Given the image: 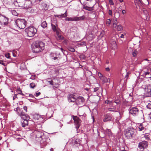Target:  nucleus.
I'll return each mask as SVG.
<instances>
[{"mask_svg":"<svg viewBox=\"0 0 151 151\" xmlns=\"http://www.w3.org/2000/svg\"><path fill=\"white\" fill-rule=\"evenodd\" d=\"M45 44L42 42L37 41L34 43L32 45V51L35 53L41 52L44 49Z\"/></svg>","mask_w":151,"mask_h":151,"instance_id":"nucleus-1","label":"nucleus"},{"mask_svg":"<svg viewBox=\"0 0 151 151\" xmlns=\"http://www.w3.org/2000/svg\"><path fill=\"white\" fill-rule=\"evenodd\" d=\"M25 32L27 33L28 37L33 36L37 32V30L33 27H29L25 29Z\"/></svg>","mask_w":151,"mask_h":151,"instance_id":"nucleus-2","label":"nucleus"},{"mask_svg":"<svg viewBox=\"0 0 151 151\" xmlns=\"http://www.w3.org/2000/svg\"><path fill=\"white\" fill-rule=\"evenodd\" d=\"M19 6L24 7L27 9L31 7L32 6V1L28 0H26L22 2H19Z\"/></svg>","mask_w":151,"mask_h":151,"instance_id":"nucleus-3","label":"nucleus"},{"mask_svg":"<svg viewBox=\"0 0 151 151\" xmlns=\"http://www.w3.org/2000/svg\"><path fill=\"white\" fill-rule=\"evenodd\" d=\"M26 21L24 19H17L15 22L16 24L20 29H24L25 27Z\"/></svg>","mask_w":151,"mask_h":151,"instance_id":"nucleus-4","label":"nucleus"},{"mask_svg":"<svg viewBox=\"0 0 151 151\" xmlns=\"http://www.w3.org/2000/svg\"><path fill=\"white\" fill-rule=\"evenodd\" d=\"M134 133V129L131 128L126 130L124 132V134L125 137L128 139L132 138Z\"/></svg>","mask_w":151,"mask_h":151,"instance_id":"nucleus-5","label":"nucleus"},{"mask_svg":"<svg viewBox=\"0 0 151 151\" xmlns=\"http://www.w3.org/2000/svg\"><path fill=\"white\" fill-rule=\"evenodd\" d=\"M150 72H151V68H148L144 69L141 72L142 76L145 77H147L150 78L151 76Z\"/></svg>","mask_w":151,"mask_h":151,"instance_id":"nucleus-6","label":"nucleus"},{"mask_svg":"<svg viewBox=\"0 0 151 151\" xmlns=\"http://www.w3.org/2000/svg\"><path fill=\"white\" fill-rule=\"evenodd\" d=\"M8 18L0 14V25H7L8 23Z\"/></svg>","mask_w":151,"mask_h":151,"instance_id":"nucleus-7","label":"nucleus"},{"mask_svg":"<svg viewBox=\"0 0 151 151\" xmlns=\"http://www.w3.org/2000/svg\"><path fill=\"white\" fill-rule=\"evenodd\" d=\"M85 18L84 16H83L80 17H67L65 18V20L68 21H79L83 20Z\"/></svg>","mask_w":151,"mask_h":151,"instance_id":"nucleus-8","label":"nucleus"},{"mask_svg":"<svg viewBox=\"0 0 151 151\" xmlns=\"http://www.w3.org/2000/svg\"><path fill=\"white\" fill-rule=\"evenodd\" d=\"M148 145V143L147 142L145 141L140 142L138 145V147L142 150H144L146 148Z\"/></svg>","mask_w":151,"mask_h":151,"instance_id":"nucleus-9","label":"nucleus"},{"mask_svg":"<svg viewBox=\"0 0 151 151\" xmlns=\"http://www.w3.org/2000/svg\"><path fill=\"white\" fill-rule=\"evenodd\" d=\"M129 113L133 116H136L138 114L139 110L136 107H130L129 109Z\"/></svg>","mask_w":151,"mask_h":151,"instance_id":"nucleus-10","label":"nucleus"},{"mask_svg":"<svg viewBox=\"0 0 151 151\" xmlns=\"http://www.w3.org/2000/svg\"><path fill=\"white\" fill-rule=\"evenodd\" d=\"M95 29L93 27H90L89 28V31L88 32V38H90V39L91 40L93 38L95 35L94 31Z\"/></svg>","mask_w":151,"mask_h":151,"instance_id":"nucleus-11","label":"nucleus"},{"mask_svg":"<svg viewBox=\"0 0 151 151\" xmlns=\"http://www.w3.org/2000/svg\"><path fill=\"white\" fill-rule=\"evenodd\" d=\"M29 119V116H27L26 118L22 119L21 122L22 126L23 127H24L26 126L28 124V121Z\"/></svg>","mask_w":151,"mask_h":151,"instance_id":"nucleus-12","label":"nucleus"},{"mask_svg":"<svg viewBox=\"0 0 151 151\" xmlns=\"http://www.w3.org/2000/svg\"><path fill=\"white\" fill-rule=\"evenodd\" d=\"M85 101L84 98L81 96H79L77 98L76 104L78 105H83Z\"/></svg>","mask_w":151,"mask_h":151,"instance_id":"nucleus-13","label":"nucleus"},{"mask_svg":"<svg viewBox=\"0 0 151 151\" xmlns=\"http://www.w3.org/2000/svg\"><path fill=\"white\" fill-rule=\"evenodd\" d=\"M68 101L69 102H74L76 101L77 98L73 94H70L69 95L68 97Z\"/></svg>","mask_w":151,"mask_h":151,"instance_id":"nucleus-14","label":"nucleus"},{"mask_svg":"<svg viewBox=\"0 0 151 151\" xmlns=\"http://www.w3.org/2000/svg\"><path fill=\"white\" fill-rule=\"evenodd\" d=\"M34 118L36 120H38L40 122H43L44 120L43 116L39 114L35 115Z\"/></svg>","mask_w":151,"mask_h":151,"instance_id":"nucleus-15","label":"nucleus"},{"mask_svg":"<svg viewBox=\"0 0 151 151\" xmlns=\"http://www.w3.org/2000/svg\"><path fill=\"white\" fill-rule=\"evenodd\" d=\"M56 32V38L57 40H62L64 39V37L60 35L61 31L60 30L57 31Z\"/></svg>","mask_w":151,"mask_h":151,"instance_id":"nucleus-16","label":"nucleus"},{"mask_svg":"<svg viewBox=\"0 0 151 151\" xmlns=\"http://www.w3.org/2000/svg\"><path fill=\"white\" fill-rule=\"evenodd\" d=\"M52 28L53 31L55 32L58 31L60 30L58 28V25L56 23L55 24H53L52 23L51 24Z\"/></svg>","mask_w":151,"mask_h":151,"instance_id":"nucleus-17","label":"nucleus"},{"mask_svg":"<svg viewBox=\"0 0 151 151\" xmlns=\"http://www.w3.org/2000/svg\"><path fill=\"white\" fill-rule=\"evenodd\" d=\"M73 119L74 120L75 123L76 125H77L78 126L80 121L79 118L77 116H73Z\"/></svg>","mask_w":151,"mask_h":151,"instance_id":"nucleus-18","label":"nucleus"},{"mask_svg":"<svg viewBox=\"0 0 151 151\" xmlns=\"http://www.w3.org/2000/svg\"><path fill=\"white\" fill-rule=\"evenodd\" d=\"M36 137L38 138H42L43 134L42 132L38 131H36L35 132Z\"/></svg>","mask_w":151,"mask_h":151,"instance_id":"nucleus-19","label":"nucleus"},{"mask_svg":"<svg viewBox=\"0 0 151 151\" xmlns=\"http://www.w3.org/2000/svg\"><path fill=\"white\" fill-rule=\"evenodd\" d=\"M111 47L114 50H115L117 48V45L115 41H114L111 43Z\"/></svg>","mask_w":151,"mask_h":151,"instance_id":"nucleus-20","label":"nucleus"},{"mask_svg":"<svg viewBox=\"0 0 151 151\" xmlns=\"http://www.w3.org/2000/svg\"><path fill=\"white\" fill-rule=\"evenodd\" d=\"M145 91L149 93H151V85L149 84L147 85L145 89Z\"/></svg>","mask_w":151,"mask_h":151,"instance_id":"nucleus-21","label":"nucleus"},{"mask_svg":"<svg viewBox=\"0 0 151 151\" xmlns=\"http://www.w3.org/2000/svg\"><path fill=\"white\" fill-rule=\"evenodd\" d=\"M111 118L110 116L109 115H106L104 116V117L103 119V121L106 122L111 120Z\"/></svg>","mask_w":151,"mask_h":151,"instance_id":"nucleus-22","label":"nucleus"},{"mask_svg":"<svg viewBox=\"0 0 151 151\" xmlns=\"http://www.w3.org/2000/svg\"><path fill=\"white\" fill-rule=\"evenodd\" d=\"M138 129V130L139 131H143L145 129V127L142 123H141L139 125Z\"/></svg>","mask_w":151,"mask_h":151,"instance_id":"nucleus-23","label":"nucleus"},{"mask_svg":"<svg viewBox=\"0 0 151 151\" xmlns=\"http://www.w3.org/2000/svg\"><path fill=\"white\" fill-rule=\"evenodd\" d=\"M105 132L108 135L109 137H111L112 135V133L110 129H106V130Z\"/></svg>","mask_w":151,"mask_h":151,"instance_id":"nucleus-24","label":"nucleus"},{"mask_svg":"<svg viewBox=\"0 0 151 151\" xmlns=\"http://www.w3.org/2000/svg\"><path fill=\"white\" fill-rule=\"evenodd\" d=\"M101 80L104 82H107L110 81L109 78H107L106 77L104 76L101 79Z\"/></svg>","mask_w":151,"mask_h":151,"instance_id":"nucleus-25","label":"nucleus"},{"mask_svg":"<svg viewBox=\"0 0 151 151\" xmlns=\"http://www.w3.org/2000/svg\"><path fill=\"white\" fill-rule=\"evenodd\" d=\"M22 119H23L26 118L27 116H29L27 114H26L23 112H21L20 114Z\"/></svg>","mask_w":151,"mask_h":151,"instance_id":"nucleus-26","label":"nucleus"},{"mask_svg":"<svg viewBox=\"0 0 151 151\" xmlns=\"http://www.w3.org/2000/svg\"><path fill=\"white\" fill-rule=\"evenodd\" d=\"M116 30L118 31H120L123 30V27L122 25H118L116 26Z\"/></svg>","mask_w":151,"mask_h":151,"instance_id":"nucleus-27","label":"nucleus"},{"mask_svg":"<svg viewBox=\"0 0 151 151\" xmlns=\"http://www.w3.org/2000/svg\"><path fill=\"white\" fill-rule=\"evenodd\" d=\"M42 6L43 7L42 8L45 10H47V9L48 5L45 3H43L42 4Z\"/></svg>","mask_w":151,"mask_h":151,"instance_id":"nucleus-28","label":"nucleus"},{"mask_svg":"<svg viewBox=\"0 0 151 151\" xmlns=\"http://www.w3.org/2000/svg\"><path fill=\"white\" fill-rule=\"evenodd\" d=\"M41 26L43 28L46 27L47 26V24L45 21H44L42 22L41 24Z\"/></svg>","mask_w":151,"mask_h":151,"instance_id":"nucleus-29","label":"nucleus"},{"mask_svg":"<svg viewBox=\"0 0 151 151\" xmlns=\"http://www.w3.org/2000/svg\"><path fill=\"white\" fill-rule=\"evenodd\" d=\"M117 20L116 19H114V22L113 23V27L115 28L116 27Z\"/></svg>","mask_w":151,"mask_h":151,"instance_id":"nucleus-30","label":"nucleus"},{"mask_svg":"<svg viewBox=\"0 0 151 151\" xmlns=\"http://www.w3.org/2000/svg\"><path fill=\"white\" fill-rule=\"evenodd\" d=\"M84 8L85 9L88 11H92L93 10V7H89L87 6H85L84 7Z\"/></svg>","mask_w":151,"mask_h":151,"instance_id":"nucleus-31","label":"nucleus"},{"mask_svg":"<svg viewBox=\"0 0 151 151\" xmlns=\"http://www.w3.org/2000/svg\"><path fill=\"white\" fill-rule=\"evenodd\" d=\"M137 51L136 50H133L132 52V55L133 56H136L137 53Z\"/></svg>","mask_w":151,"mask_h":151,"instance_id":"nucleus-32","label":"nucleus"},{"mask_svg":"<svg viewBox=\"0 0 151 151\" xmlns=\"http://www.w3.org/2000/svg\"><path fill=\"white\" fill-rule=\"evenodd\" d=\"M74 145H79L80 144V142L79 141L78 139H76V140H74L73 142Z\"/></svg>","mask_w":151,"mask_h":151,"instance_id":"nucleus-33","label":"nucleus"},{"mask_svg":"<svg viewBox=\"0 0 151 151\" xmlns=\"http://www.w3.org/2000/svg\"><path fill=\"white\" fill-rule=\"evenodd\" d=\"M68 50L72 52H74L75 51V50L74 48L71 46H70L68 47Z\"/></svg>","mask_w":151,"mask_h":151,"instance_id":"nucleus-34","label":"nucleus"},{"mask_svg":"<svg viewBox=\"0 0 151 151\" xmlns=\"http://www.w3.org/2000/svg\"><path fill=\"white\" fill-rule=\"evenodd\" d=\"M27 9H28V11L32 13H33L35 11V10L32 8L31 7L28 8Z\"/></svg>","mask_w":151,"mask_h":151,"instance_id":"nucleus-35","label":"nucleus"},{"mask_svg":"<svg viewBox=\"0 0 151 151\" xmlns=\"http://www.w3.org/2000/svg\"><path fill=\"white\" fill-rule=\"evenodd\" d=\"M67 11H66L65 13L61 14V18L65 17L67 16Z\"/></svg>","mask_w":151,"mask_h":151,"instance_id":"nucleus-36","label":"nucleus"},{"mask_svg":"<svg viewBox=\"0 0 151 151\" xmlns=\"http://www.w3.org/2000/svg\"><path fill=\"white\" fill-rule=\"evenodd\" d=\"M35 84L33 83H32L30 84V86L31 88H34L35 86Z\"/></svg>","mask_w":151,"mask_h":151,"instance_id":"nucleus-37","label":"nucleus"},{"mask_svg":"<svg viewBox=\"0 0 151 151\" xmlns=\"http://www.w3.org/2000/svg\"><path fill=\"white\" fill-rule=\"evenodd\" d=\"M116 109L115 108H108V110L109 111H115Z\"/></svg>","mask_w":151,"mask_h":151,"instance_id":"nucleus-38","label":"nucleus"},{"mask_svg":"<svg viewBox=\"0 0 151 151\" xmlns=\"http://www.w3.org/2000/svg\"><path fill=\"white\" fill-rule=\"evenodd\" d=\"M111 23V20L110 19H108L107 20L106 22V24L107 25L109 26L110 25Z\"/></svg>","mask_w":151,"mask_h":151,"instance_id":"nucleus-39","label":"nucleus"},{"mask_svg":"<svg viewBox=\"0 0 151 151\" xmlns=\"http://www.w3.org/2000/svg\"><path fill=\"white\" fill-rule=\"evenodd\" d=\"M12 13L14 15L17 16V13L14 10H13L12 11Z\"/></svg>","mask_w":151,"mask_h":151,"instance_id":"nucleus-40","label":"nucleus"},{"mask_svg":"<svg viewBox=\"0 0 151 151\" xmlns=\"http://www.w3.org/2000/svg\"><path fill=\"white\" fill-rule=\"evenodd\" d=\"M98 75L99 76V77L100 78V79H101L102 77H103V75L101 74L100 73H98Z\"/></svg>","mask_w":151,"mask_h":151,"instance_id":"nucleus-41","label":"nucleus"},{"mask_svg":"<svg viewBox=\"0 0 151 151\" xmlns=\"http://www.w3.org/2000/svg\"><path fill=\"white\" fill-rule=\"evenodd\" d=\"M17 91L19 94L24 95V94L22 93V91L20 89H17Z\"/></svg>","mask_w":151,"mask_h":151,"instance_id":"nucleus-42","label":"nucleus"},{"mask_svg":"<svg viewBox=\"0 0 151 151\" xmlns=\"http://www.w3.org/2000/svg\"><path fill=\"white\" fill-rule=\"evenodd\" d=\"M143 12L146 16H147L148 13L147 12L146 10L145 9L143 10Z\"/></svg>","mask_w":151,"mask_h":151,"instance_id":"nucleus-43","label":"nucleus"},{"mask_svg":"<svg viewBox=\"0 0 151 151\" xmlns=\"http://www.w3.org/2000/svg\"><path fill=\"white\" fill-rule=\"evenodd\" d=\"M147 107L148 109H151V104L148 103L147 106Z\"/></svg>","mask_w":151,"mask_h":151,"instance_id":"nucleus-44","label":"nucleus"},{"mask_svg":"<svg viewBox=\"0 0 151 151\" xmlns=\"http://www.w3.org/2000/svg\"><path fill=\"white\" fill-rule=\"evenodd\" d=\"M5 56L7 58H10V56L9 55V54L8 53L5 54Z\"/></svg>","mask_w":151,"mask_h":151,"instance_id":"nucleus-45","label":"nucleus"},{"mask_svg":"<svg viewBox=\"0 0 151 151\" xmlns=\"http://www.w3.org/2000/svg\"><path fill=\"white\" fill-rule=\"evenodd\" d=\"M4 2L6 4H8L10 0H3Z\"/></svg>","mask_w":151,"mask_h":151,"instance_id":"nucleus-46","label":"nucleus"},{"mask_svg":"<svg viewBox=\"0 0 151 151\" xmlns=\"http://www.w3.org/2000/svg\"><path fill=\"white\" fill-rule=\"evenodd\" d=\"M0 64L3 65L4 66L5 65V63L2 60H0Z\"/></svg>","mask_w":151,"mask_h":151,"instance_id":"nucleus-47","label":"nucleus"},{"mask_svg":"<svg viewBox=\"0 0 151 151\" xmlns=\"http://www.w3.org/2000/svg\"><path fill=\"white\" fill-rule=\"evenodd\" d=\"M99 89V88L96 87L94 88L93 89V91L94 92H96Z\"/></svg>","mask_w":151,"mask_h":151,"instance_id":"nucleus-48","label":"nucleus"},{"mask_svg":"<svg viewBox=\"0 0 151 151\" xmlns=\"http://www.w3.org/2000/svg\"><path fill=\"white\" fill-rule=\"evenodd\" d=\"M55 17H58L59 18H61V14L60 15H56L55 16Z\"/></svg>","mask_w":151,"mask_h":151,"instance_id":"nucleus-49","label":"nucleus"},{"mask_svg":"<svg viewBox=\"0 0 151 151\" xmlns=\"http://www.w3.org/2000/svg\"><path fill=\"white\" fill-rule=\"evenodd\" d=\"M40 94L41 93L40 92H39L38 93H36L35 96H39Z\"/></svg>","mask_w":151,"mask_h":151,"instance_id":"nucleus-50","label":"nucleus"},{"mask_svg":"<svg viewBox=\"0 0 151 151\" xmlns=\"http://www.w3.org/2000/svg\"><path fill=\"white\" fill-rule=\"evenodd\" d=\"M109 14L110 15H111L112 14V11L111 10H109Z\"/></svg>","mask_w":151,"mask_h":151,"instance_id":"nucleus-51","label":"nucleus"},{"mask_svg":"<svg viewBox=\"0 0 151 151\" xmlns=\"http://www.w3.org/2000/svg\"><path fill=\"white\" fill-rule=\"evenodd\" d=\"M23 109H24V110L26 111V112H27V107L26 106H24L23 107Z\"/></svg>","mask_w":151,"mask_h":151,"instance_id":"nucleus-52","label":"nucleus"},{"mask_svg":"<svg viewBox=\"0 0 151 151\" xmlns=\"http://www.w3.org/2000/svg\"><path fill=\"white\" fill-rule=\"evenodd\" d=\"M106 71L107 72H109L110 70V69L108 67L106 68H105Z\"/></svg>","mask_w":151,"mask_h":151,"instance_id":"nucleus-53","label":"nucleus"},{"mask_svg":"<svg viewBox=\"0 0 151 151\" xmlns=\"http://www.w3.org/2000/svg\"><path fill=\"white\" fill-rule=\"evenodd\" d=\"M29 97L32 98H34V96L32 94H29Z\"/></svg>","mask_w":151,"mask_h":151,"instance_id":"nucleus-54","label":"nucleus"},{"mask_svg":"<svg viewBox=\"0 0 151 151\" xmlns=\"http://www.w3.org/2000/svg\"><path fill=\"white\" fill-rule=\"evenodd\" d=\"M17 94H15L14 95V96L13 97V100H14L15 98H17Z\"/></svg>","mask_w":151,"mask_h":151,"instance_id":"nucleus-55","label":"nucleus"},{"mask_svg":"<svg viewBox=\"0 0 151 151\" xmlns=\"http://www.w3.org/2000/svg\"><path fill=\"white\" fill-rule=\"evenodd\" d=\"M109 2L111 5H113L114 3L111 0H109Z\"/></svg>","mask_w":151,"mask_h":151,"instance_id":"nucleus-56","label":"nucleus"},{"mask_svg":"<svg viewBox=\"0 0 151 151\" xmlns=\"http://www.w3.org/2000/svg\"><path fill=\"white\" fill-rule=\"evenodd\" d=\"M109 102H110L109 101V100H106L105 101V104H109Z\"/></svg>","mask_w":151,"mask_h":151,"instance_id":"nucleus-57","label":"nucleus"},{"mask_svg":"<svg viewBox=\"0 0 151 151\" xmlns=\"http://www.w3.org/2000/svg\"><path fill=\"white\" fill-rule=\"evenodd\" d=\"M57 58L58 57H53V58H52V59L55 60H56L57 59Z\"/></svg>","mask_w":151,"mask_h":151,"instance_id":"nucleus-58","label":"nucleus"},{"mask_svg":"<svg viewBox=\"0 0 151 151\" xmlns=\"http://www.w3.org/2000/svg\"><path fill=\"white\" fill-rule=\"evenodd\" d=\"M122 13L123 14H124L126 13V11L124 10H123L122 11Z\"/></svg>","mask_w":151,"mask_h":151,"instance_id":"nucleus-59","label":"nucleus"},{"mask_svg":"<svg viewBox=\"0 0 151 151\" xmlns=\"http://www.w3.org/2000/svg\"><path fill=\"white\" fill-rule=\"evenodd\" d=\"M124 35L123 34H122L120 36V37L121 38H124Z\"/></svg>","mask_w":151,"mask_h":151,"instance_id":"nucleus-60","label":"nucleus"},{"mask_svg":"<svg viewBox=\"0 0 151 151\" xmlns=\"http://www.w3.org/2000/svg\"><path fill=\"white\" fill-rule=\"evenodd\" d=\"M55 55V54L53 53H52L50 54V55L52 57V58L54 57V56Z\"/></svg>","mask_w":151,"mask_h":151,"instance_id":"nucleus-61","label":"nucleus"},{"mask_svg":"<svg viewBox=\"0 0 151 151\" xmlns=\"http://www.w3.org/2000/svg\"><path fill=\"white\" fill-rule=\"evenodd\" d=\"M49 82L50 84L51 85H53V84L52 83V81H49Z\"/></svg>","mask_w":151,"mask_h":151,"instance_id":"nucleus-62","label":"nucleus"},{"mask_svg":"<svg viewBox=\"0 0 151 151\" xmlns=\"http://www.w3.org/2000/svg\"><path fill=\"white\" fill-rule=\"evenodd\" d=\"M109 102H109V105H112L113 104V102L112 101H109Z\"/></svg>","mask_w":151,"mask_h":151,"instance_id":"nucleus-63","label":"nucleus"},{"mask_svg":"<svg viewBox=\"0 0 151 151\" xmlns=\"http://www.w3.org/2000/svg\"><path fill=\"white\" fill-rule=\"evenodd\" d=\"M145 139H149V137L147 136H145Z\"/></svg>","mask_w":151,"mask_h":151,"instance_id":"nucleus-64","label":"nucleus"}]
</instances>
